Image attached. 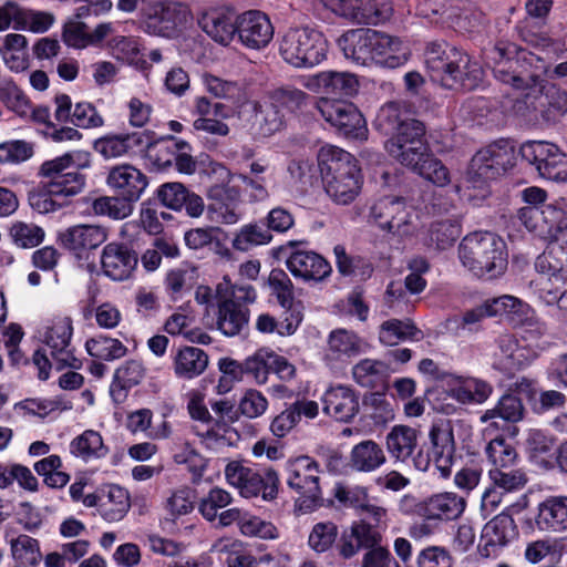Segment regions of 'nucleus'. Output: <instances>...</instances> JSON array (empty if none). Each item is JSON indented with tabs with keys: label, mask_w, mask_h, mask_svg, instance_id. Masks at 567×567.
I'll return each mask as SVG.
<instances>
[{
	"label": "nucleus",
	"mask_w": 567,
	"mask_h": 567,
	"mask_svg": "<svg viewBox=\"0 0 567 567\" xmlns=\"http://www.w3.org/2000/svg\"><path fill=\"white\" fill-rule=\"evenodd\" d=\"M107 239V229L99 225L79 224L59 234L61 245L79 259L96 249Z\"/></svg>",
	"instance_id": "28"
},
{
	"label": "nucleus",
	"mask_w": 567,
	"mask_h": 567,
	"mask_svg": "<svg viewBox=\"0 0 567 567\" xmlns=\"http://www.w3.org/2000/svg\"><path fill=\"white\" fill-rule=\"evenodd\" d=\"M494 303L497 311L499 310L498 316L522 328L519 339L513 334H503L497 339L495 365L506 373H514L529 365L546 349L543 340L546 324L537 318L527 302L514 296L494 298Z\"/></svg>",
	"instance_id": "1"
},
{
	"label": "nucleus",
	"mask_w": 567,
	"mask_h": 567,
	"mask_svg": "<svg viewBox=\"0 0 567 567\" xmlns=\"http://www.w3.org/2000/svg\"><path fill=\"white\" fill-rule=\"evenodd\" d=\"M393 14V0H360L355 25H383L392 19Z\"/></svg>",
	"instance_id": "46"
},
{
	"label": "nucleus",
	"mask_w": 567,
	"mask_h": 567,
	"mask_svg": "<svg viewBox=\"0 0 567 567\" xmlns=\"http://www.w3.org/2000/svg\"><path fill=\"white\" fill-rule=\"evenodd\" d=\"M317 159L323 189L331 202L339 206L355 202L362 192L364 177L354 155L326 144L320 147Z\"/></svg>",
	"instance_id": "7"
},
{
	"label": "nucleus",
	"mask_w": 567,
	"mask_h": 567,
	"mask_svg": "<svg viewBox=\"0 0 567 567\" xmlns=\"http://www.w3.org/2000/svg\"><path fill=\"white\" fill-rule=\"evenodd\" d=\"M150 143V132L107 133L93 142V150L104 159L132 157L143 153Z\"/></svg>",
	"instance_id": "22"
},
{
	"label": "nucleus",
	"mask_w": 567,
	"mask_h": 567,
	"mask_svg": "<svg viewBox=\"0 0 567 567\" xmlns=\"http://www.w3.org/2000/svg\"><path fill=\"white\" fill-rule=\"evenodd\" d=\"M365 343L353 331L336 329L328 337V353L336 359L351 358L364 352Z\"/></svg>",
	"instance_id": "45"
},
{
	"label": "nucleus",
	"mask_w": 567,
	"mask_h": 567,
	"mask_svg": "<svg viewBox=\"0 0 567 567\" xmlns=\"http://www.w3.org/2000/svg\"><path fill=\"white\" fill-rule=\"evenodd\" d=\"M343 56L360 66L386 70L403 68L413 51L406 38L372 28L350 29L337 41Z\"/></svg>",
	"instance_id": "2"
},
{
	"label": "nucleus",
	"mask_w": 567,
	"mask_h": 567,
	"mask_svg": "<svg viewBox=\"0 0 567 567\" xmlns=\"http://www.w3.org/2000/svg\"><path fill=\"white\" fill-rule=\"evenodd\" d=\"M517 217L525 228L536 237L549 243H558L567 236V199L538 206L522 207Z\"/></svg>",
	"instance_id": "12"
},
{
	"label": "nucleus",
	"mask_w": 567,
	"mask_h": 567,
	"mask_svg": "<svg viewBox=\"0 0 567 567\" xmlns=\"http://www.w3.org/2000/svg\"><path fill=\"white\" fill-rule=\"evenodd\" d=\"M514 164V148L509 142L499 140L486 145L472 157L466 171L468 188L480 190L482 198L488 195L487 183L505 173Z\"/></svg>",
	"instance_id": "11"
},
{
	"label": "nucleus",
	"mask_w": 567,
	"mask_h": 567,
	"mask_svg": "<svg viewBox=\"0 0 567 567\" xmlns=\"http://www.w3.org/2000/svg\"><path fill=\"white\" fill-rule=\"evenodd\" d=\"M346 506L352 507L359 520L353 522L350 530L361 548L373 549L381 547L382 535L380 527L385 525L386 509L370 504L367 498H339Z\"/></svg>",
	"instance_id": "16"
},
{
	"label": "nucleus",
	"mask_w": 567,
	"mask_h": 567,
	"mask_svg": "<svg viewBox=\"0 0 567 567\" xmlns=\"http://www.w3.org/2000/svg\"><path fill=\"white\" fill-rule=\"evenodd\" d=\"M288 485L301 496H319L320 477L317 462L309 456H299L288 462Z\"/></svg>",
	"instance_id": "32"
},
{
	"label": "nucleus",
	"mask_w": 567,
	"mask_h": 567,
	"mask_svg": "<svg viewBox=\"0 0 567 567\" xmlns=\"http://www.w3.org/2000/svg\"><path fill=\"white\" fill-rule=\"evenodd\" d=\"M207 353L196 347L181 348L173 359L174 373L177 378L192 380L207 369Z\"/></svg>",
	"instance_id": "38"
},
{
	"label": "nucleus",
	"mask_w": 567,
	"mask_h": 567,
	"mask_svg": "<svg viewBox=\"0 0 567 567\" xmlns=\"http://www.w3.org/2000/svg\"><path fill=\"white\" fill-rule=\"evenodd\" d=\"M91 208L97 216L124 219L132 214V206L121 197L101 196L92 202Z\"/></svg>",
	"instance_id": "63"
},
{
	"label": "nucleus",
	"mask_w": 567,
	"mask_h": 567,
	"mask_svg": "<svg viewBox=\"0 0 567 567\" xmlns=\"http://www.w3.org/2000/svg\"><path fill=\"white\" fill-rule=\"evenodd\" d=\"M370 221L401 239L415 236L420 228L417 210L396 197L377 200L370 209Z\"/></svg>",
	"instance_id": "13"
},
{
	"label": "nucleus",
	"mask_w": 567,
	"mask_h": 567,
	"mask_svg": "<svg viewBox=\"0 0 567 567\" xmlns=\"http://www.w3.org/2000/svg\"><path fill=\"white\" fill-rule=\"evenodd\" d=\"M523 156L535 165L542 177L567 182V154L549 142L533 141L523 145Z\"/></svg>",
	"instance_id": "19"
},
{
	"label": "nucleus",
	"mask_w": 567,
	"mask_h": 567,
	"mask_svg": "<svg viewBox=\"0 0 567 567\" xmlns=\"http://www.w3.org/2000/svg\"><path fill=\"white\" fill-rule=\"evenodd\" d=\"M419 432L408 425H395L386 435V449L396 461H406L415 451Z\"/></svg>",
	"instance_id": "42"
},
{
	"label": "nucleus",
	"mask_w": 567,
	"mask_h": 567,
	"mask_svg": "<svg viewBox=\"0 0 567 567\" xmlns=\"http://www.w3.org/2000/svg\"><path fill=\"white\" fill-rule=\"evenodd\" d=\"M0 55L13 72H22L29 66L27 39L22 34L9 33L0 37Z\"/></svg>",
	"instance_id": "41"
},
{
	"label": "nucleus",
	"mask_w": 567,
	"mask_h": 567,
	"mask_svg": "<svg viewBox=\"0 0 567 567\" xmlns=\"http://www.w3.org/2000/svg\"><path fill=\"white\" fill-rule=\"evenodd\" d=\"M336 256V264L339 272L343 276H360L362 278L369 277L372 272V267L361 257H351L346 252L341 245L333 248Z\"/></svg>",
	"instance_id": "64"
},
{
	"label": "nucleus",
	"mask_w": 567,
	"mask_h": 567,
	"mask_svg": "<svg viewBox=\"0 0 567 567\" xmlns=\"http://www.w3.org/2000/svg\"><path fill=\"white\" fill-rule=\"evenodd\" d=\"M384 148L391 158L425 181L440 187L450 183L447 167L430 152L423 123L404 125L385 141Z\"/></svg>",
	"instance_id": "6"
},
{
	"label": "nucleus",
	"mask_w": 567,
	"mask_h": 567,
	"mask_svg": "<svg viewBox=\"0 0 567 567\" xmlns=\"http://www.w3.org/2000/svg\"><path fill=\"white\" fill-rule=\"evenodd\" d=\"M136 252L121 243H110L101 254V269L113 281H124L132 277L137 267Z\"/></svg>",
	"instance_id": "29"
},
{
	"label": "nucleus",
	"mask_w": 567,
	"mask_h": 567,
	"mask_svg": "<svg viewBox=\"0 0 567 567\" xmlns=\"http://www.w3.org/2000/svg\"><path fill=\"white\" fill-rule=\"evenodd\" d=\"M257 298L256 290L248 284L233 285L228 277L216 286L218 306L217 328L226 337L240 333L248 323L249 312L244 303H252Z\"/></svg>",
	"instance_id": "10"
},
{
	"label": "nucleus",
	"mask_w": 567,
	"mask_h": 567,
	"mask_svg": "<svg viewBox=\"0 0 567 567\" xmlns=\"http://www.w3.org/2000/svg\"><path fill=\"white\" fill-rule=\"evenodd\" d=\"M491 58L494 76L515 90L542 91L539 85H554L549 81L567 78V61L550 66L543 58L507 41H499Z\"/></svg>",
	"instance_id": "3"
},
{
	"label": "nucleus",
	"mask_w": 567,
	"mask_h": 567,
	"mask_svg": "<svg viewBox=\"0 0 567 567\" xmlns=\"http://www.w3.org/2000/svg\"><path fill=\"white\" fill-rule=\"evenodd\" d=\"M323 412L340 422H348L359 411V398L354 390L347 385H332L322 398Z\"/></svg>",
	"instance_id": "33"
},
{
	"label": "nucleus",
	"mask_w": 567,
	"mask_h": 567,
	"mask_svg": "<svg viewBox=\"0 0 567 567\" xmlns=\"http://www.w3.org/2000/svg\"><path fill=\"white\" fill-rule=\"evenodd\" d=\"M292 248L286 259V267L295 278L303 281L319 282L331 275V265L313 250L296 248L295 243H289Z\"/></svg>",
	"instance_id": "26"
},
{
	"label": "nucleus",
	"mask_w": 567,
	"mask_h": 567,
	"mask_svg": "<svg viewBox=\"0 0 567 567\" xmlns=\"http://www.w3.org/2000/svg\"><path fill=\"white\" fill-rule=\"evenodd\" d=\"M432 443V456L429 454L419 455L413 460L414 465L420 471H429L431 466L441 474L442 477H447L451 474L455 444L453 429L449 421H440L431 426L429 433Z\"/></svg>",
	"instance_id": "17"
},
{
	"label": "nucleus",
	"mask_w": 567,
	"mask_h": 567,
	"mask_svg": "<svg viewBox=\"0 0 567 567\" xmlns=\"http://www.w3.org/2000/svg\"><path fill=\"white\" fill-rule=\"evenodd\" d=\"M85 348L91 357L103 361L121 359L127 352V348L122 341L104 334H100L87 340Z\"/></svg>",
	"instance_id": "55"
},
{
	"label": "nucleus",
	"mask_w": 567,
	"mask_h": 567,
	"mask_svg": "<svg viewBox=\"0 0 567 567\" xmlns=\"http://www.w3.org/2000/svg\"><path fill=\"white\" fill-rule=\"evenodd\" d=\"M537 523L555 530L567 528V498H547L539 505Z\"/></svg>",
	"instance_id": "57"
},
{
	"label": "nucleus",
	"mask_w": 567,
	"mask_h": 567,
	"mask_svg": "<svg viewBox=\"0 0 567 567\" xmlns=\"http://www.w3.org/2000/svg\"><path fill=\"white\" fill-rule=\"evenodd\" d=\"M72 333L71 319L59 318L45 329L42 336L43 349L49 351L56 370L80 367V361L75 358L71 346Z\"/></svg>",
	"instance_id": "20"
},
{
	"label": "nucleus",
	"mask_w": 567,
	"mask_h": 567,
	"mask_svg": "<svg viewBox=\"0 0 567 567\" xmlns=\"http://www.w3.org/2000/svg\"><path fill=\"white\" fill-rule=\"evenodd\" d=\"M229 485L238 489L240 496H276L279 477L271 468L256 470L241 461H231L225 467Z\"/></svg>",
	"instance_id": "15"
},
{
	"label": "nucleus",
	"mask_w": 567,
	"mask_h": 567,
	"mask_svg": "<svg viewBox=\"0 0 567 567\" xmlns=\"http://www.w3.org/2000/svg\"><path fill=\"white\" fill-rule=\"evenodd\" d=\"M12 557L22 565L35 567L42 559L39 542L28 535H19L10 542Z\"/></svg>",
	"instance_id": "58"
},
{
	"label": "nucleus",
	"mask_w": 567,
	"mask_h": 567,
	"mask_svg": "<svg viewBox=\"0 0 567 567\" xmlns=\"http://www.w3.org/2000/svg\"><path fill=\"white\" fill-rule=\"evenodd\" d=\"M82 19L76 17L75 11L74 17L64 23L62 39L69 48L82 50L89 47H99L115 32V25L111 21L100 22L89 32V28L81 21Z\"/></svg>",
	"instance_id": "27"
},
{
	"label": "nucleus",
	"mask_w": 567,
	"mask_h": 567,
	"mask_svg": "<svg viewBox=\"0 0 567 567\" xmlns=\"http://www.w3.org/2000/svg\"><path fill=\"white\" fill-rule=\"evenodd\" d=\"M422 337V332L410 320H388L382 323L379 332V339L385 346H395L405 340H420Z\"/></svg>",
	"instance_id": "52"
},
{
	"label": "nucleus",
	"mask_w": 567,
	"mask_h": 567,
	"mask_svg": "<svg viewBox=\"0 0 567 567\" xmlns=\"http://www.w3.org/2000/svg\"><path fill=\"white\" fill-rule=\"evenodd\" d=\"M488 485L484 488L482 496L492 494H508L522 491L528 483L525 471L518 468L511 472H504L502 468H491L488 471Z\"/></svg>",
	"instance_id": "39"
},
{
	"label": "nucleus",
	"mask_w": 567,
	"mask_h": 567,
	"mask_svg": "<svg viewBox=\"0 0 567 567\" xmlns=\"http://www.w3.org/2000/svg\"><path fill=\"white\" fill-rule=\"evenodd\" d=\"M87 507H97L107 522L121 520L131 507L130 498H82Z\"/></svg>",
	"instance_id": "62"
},
{
	"label": "nucleus",
	"mask_w": 567,
	"mask_h": 567,
	"mask_svg": "<svg viewBox=\"0 0 567 567\" xmlns=\"http://www.w3.org/2000/svg\"><path fill=\"white\" fill-rule=\"evenodd\" d=\"M103 43H105V49L116 61L134 66L142 72L151 69V64L141 53V44L136 37L114 35L113 33Z\"/></svg>",
	"instance_id": "36"
},
{
	"label": "nucleus",
	"mask_w": 567,
	"mask_h": 567,
	"mask_svg": "<svg viewBox=\"0 0 567 567\" xmlns=\"http://www.w3.org/2000/svg\"><path fill=\"white\" fill-rule=\"evenodd\" d=\"M316 107L322 118L339 135L354 141H365L368 138L367 121L352 102L321 96L317 101Z\"/></svg>",
	"instance_id": "14"
},
{
	"label": "nucleus",
	"mask_w": 567,
	"mask_h": 567,
	"mask_svg": "<svg viewBox=\"0 0 567 567\" xmlns=\"http://www.w3.org/2000/svg\"><path fill=\"white\" fill-rule=\"evenodd\" d=\"M424 65L431 81L447 90H474L484 79V70L464 50L444 40L429 41Z\"/></svg>",
	"instance_id": "4"
},
{
	"label": "nucleus",
	"mask_w": 567,
	"mask_h": 567,
	"mask_svg": "<svg viewBox=\"0 0 567 567\" xmlns=\"http://www.w3.org/2000/svg\"><path fill=\"white\" fill-rule=\"evenodd\" d=\"M152 133H150V143L145 146L144 153L151 167L155 171H165L172 166L176 151L188 148L189 145L185 141L169 137L153 142Z\"/></svg>",
	"instance_id": "37"
},
{
	"label": "nucleus",
	"mask_w": 567,
	"mask_h": 567,
	"mask_svg": "<svg viewBox=\"0 0 567 567\" xmlns=\"http://www.w3.org/2000/svg\"><path fill=\"white\" fill-rule=\"evenodd\" d=\"M70 452L85 462L96 460L107 454L101 434L94 430H86L74 437L70 443Z\"/></svg>",
	"instance_id": "50"
},
{
	"label": "nucleus",
	"mask_w": 567,
	"mask_h": 567,
	"mask_svg": "<svg viewBox=\"0 0 567 567\" xmlns=\"http://www.w3.org/2000/svg\"><path fill=\"white\" fill-rule=\"evenodd\" d=\"M239 13L230 3H218L202 10L197 18L200 30L216 44L230 47L238 33Z\"/></svg>",
	"instance_id": "18"
},
{
	"label": "nucleus",
	"mask_w": 567,
	"mask_h": 567,
	"mask_svg": "<svg viewBox=\"0 0 567 567\" xmlns=\"http://www.w3.org/2000/svg\"><path fill=\"white\" fill-rule=\"evenodd\" d=\"M465 509L464 498H425L419 506V513L425 519H455Z\"/></svg>",
	"instance_id": "49"
},
{
	"label": "nucleus",
	"mask_w": 567,
	"mask_h": 567,
	"mask_svg": "<svg viewBox=\"0 0 567 567\" xmlns=\"http://www.w3.org/2000/svg\"><path fill=\"white\" fill-rule=\"evenodd\" d=\"M388 375L384 362L373 359H362L352 368V378L363 388H375L382 384Z\"/></svg>",
	"instance_id": "53"
},
{
	"label": "nucleus",
	"mask_w": 567,
	"mask_h": 567,
	"mask_svg": "<svg viewBox=\"0 0 567 567\" xmlns=\"http://www.w3.org/2000/svg\"><path fill=\"white\" fill-rule=\"evenodd\" d=\"M442 390L462 405L483 404L493 392L492 385L485 380L455 373L442 375Z\"/></svg>",
	"instance_id": "23"
},
{
	"label": "nucleus",
	"mask_w": 567,
	"mask_h": 567,
	"mask_svg": "<svg viewBox=\"0 0 567 567\" xmlns=\"http://www.w3.org/2000/svg\"><path fill=\"white\" fill-rule=\"evenodd\" d=\"M526 450L532 463L542 468L554 465L555 441L540 430H530L526 440Z\"/></svg>",
	"instance_id": "44"
},
{
	"label": "nucleus",
	"mask_w": 567,
	"mask_h": 567,
	"mask_svg": "<svg viewBox=\"0 0 567 567\" xmlns=\"http://www.w3.org/2000/svg\"><path fill=\"white\" fill-rule=\"evenodd\" d=\"M205 90L217 99L239 100L243 95V85L236 81H228L210 73L202 75Z\"/></svg>",
	"instance_id": "60"
},
{
	"label": "nucleus",
	"mask_w": 567,
	"mask_h": 567,
	"mask_svg": "<svg viewBox=\"0 0 567 567\" xmlns=\"http://www.w3.org/2000/svg\"><path fill=\"white\" fill-rule=\"evenodd\" d=\"M461 233L462 226L457 220L434 221L422 236V243L430 249L445 250L454 245Z\"/></svg>",
	"instance_id": "43"
},
{
	"label": "nucleus",
	"mask_w": 567,
	"mask_h": 567,
	"mask_svg": "<svg viewBox=\"0 0 567 567\" xmlns=\"http://www.w3.org/2000/svg\"><path fill=\"white\" fill-rule=\"evenodd\" d=\"M542 91L520 90L530 106L540 114L545 123H555L567 112V93L556 85H540Z\"/></svg>",
	"instance_id": "31"
},
{
	"label": "nucleus",
	"mask_w": 567,
	"mask_h": 567,
	"mask_svg": "<svg viewBox=\"0 0 567 567\" xmlns=\"http://www.w3.org/2000/svg\"><path fill=\"white\" fill-rule=\"evenodd\" d=\"M385 463L382 447L372 440L355 444L351 450V465L360 472H372Z\"/></svg>",
	"instance_id": "47"
},
{
	"label": "nucleus",
	"mask_w": 567,
	"mask_h": 567,
	"mask_svg": "<svg viewBox=\"0 0 567 567\" xmlns=\"http://www.w3.org/2000/svg\"><path fill=\"white\" fill-rule=\"evenodd\" d=\"M279 55L295 69H312L327 60L329 42L316 28L292 27L279 40Z\"/></svg>",
	"instance_id": "9"
},
{
	"label": "nucleus",
	"mask_w": 567,
	"mask_h": 567,
	"mask_svg": "<svg viewBox=\"0 0 567 567\" xmlns=\"http://www.w3.org/2000/svg\"><path fill=\"white\" fill-rule=\"evenodd\" d=\"M458 259L473 276L486 280L497 279L508 266L507 245L495 233L473 231L462 238Z\"/></svg>",
	"instance_id": "8"
},
{
	"label": "nucleus",
	"mask_w": 567,
	"mask_h": 567,
	"mask_svg": "<svg viewBox=\"0 0 567 567\" xmlns=\"http://www.w3.org/2000/svg\"><path fill=\"white\" fill-rule=\"evenodd\" d=\"M417 14L431 23L458 31H471L475 27L466 10L445 0H422L417 6Z\"/></svg>",
	"instance_id": "25"
},
{
	"label": "nucleus",
	"mask_w": 567,
	"mask_h": 567,
	"mask_svg": "<svg viewBox=\"0 0 567 567\" xmlns=\"http://www.w3.org/2000/svg\"><path fill=\"white\" fill-rule=\"evenodd\" d=\"M145 368L138 360H127L115 370L113 382L110 386L111 395L125 396V391L131 389L144 379Z\"/></svg>",
	"instance_id": "51"
},
{
	"label": "nucleus",
	"mask_w": 567,
	"mask_h": 567,
	"mask_svg": "<svg viewBox=\"0 0 567 567\" xmlns=\"http://www.w3.org/2000/svg\"><path fill=\"white\" fill-rule=\"evenodd\" d=\"M142 30L153 37L175 39L182 53L193 54L203 38L195 30L189 8L175 0H150L141 13Z\"/></svg>",
	"instance_id": "5"
},
{
	"label": "nucleus",
	"mask_w": 567,
	"mask_h": 567,
	"mask_svg": "<svg viewBox=\"0 0 567 567\" xmlns=\"http://www.w3.org/2000/svg\"><path fill=\"white\" fill-rule=\"evenodd\" d=\"M514 535V519L509 514L502 512L493 517L483 528L480 553L483 557L495 555L496 551L505 546Z\"/></svg>",
	"instance_id": "35"
},
{
	"label": "nucleus",
	"mask_w": 567,
	"mask_h": 567,
	"mask_svg": "<svg viewBox=\"0 0 567 567\" xmlns=\"http://www.w3.org/2000/svg\"><path fill=\"white\" fill-rule=\"evenodd\" d=\"M212 551L225 555V564L227 567H259L258 559L252 555L250 549L238 539L223 537L217 539Z\"/></svg>",
	"instance_id": "40"
},
{
	"label": "nucleus",
	"mask_w": 567,
	"mask_h": 567,
	"mask_svg": "<svg viewBox=\"0 0 567 567\" xmlns=\"http://www.w3.org/2000/svg\"><path fill=\"white\" fill-rule=\"evenodd\" d=\"M271 239L272 235L264 224L249 223L238 230L233 239V247L239 251H248L252 247L269 244Z\"/></svg>",
	"instance_id": "56"
},
{
	"label": "nucleus",
	"mask_w": 567,
	"mask_h": 567,
	"mask_svg": "<svg viewBox=\"0 0 567 567\" xmlns=\"http://www.w3.org/2000/svg\"><path fill=\"white\" fill-rule=\"evenodd\" d=\"M91 154L84 150H74L43 162L39 174L45 182H56L70 172L90 168Z\"/></svg>",
	"instance_id": "34"
},
{
	"label": "nucleus",
	"mask_w": 567,
	"mask_h": 567,
	"mask_svg": "<svg viewBox=\"0 0 567 567\" xmlns=\"http://www.w3.org/2000/svg\"><path fill=\"white\" fill-rule=\"evenodd\" d=\"M480 420L484 424L482 436L487 443L494 442V440H504L506 434L511 436L517 435V427L509 424L491 409L486 410Z\"/></svg>",
	"instance_id": "59"
},
{
	"label": "nucleus",
	"mask_w": 567,
	"mask_h": 567,
	"mask_svg": "<svg viewBox=\"0 0 567 567\" xmlns=\"http://www.w3.org/2000/svg\"><path fill=\"white\" fill-rule=\"evenodd\" d=\"M421 123L419 120L410 118L399 103L390 102L380 107L374 120L375 128L384 135L394 136L400 133L404 125Z\"/></svg>",
	"instance_id": "48"
},
{
	"label": "nucleus",
	"mask_w": 567,
	"mask_h": 567,
	"mask_svg": "<svg viewBox=\"0 0 567 567\" xmlns=\"http://www.w3.org/2000/svg\"><path fill=\"white\" fill-rule=\"evenodd\" d=\"M50 194L66 199L80 194L86 183V176L81 171L70 172L56 182H44Z\"/></svg>",
	"instance_id": "61"
},
{
	"label": "nucleus",
	"mask_w": 567,
	"mask_h": 567,
	"mask_svg": "<svg viewBox=\"0 0 567 567\" xmlns=\"http://www.w3.org/2000/svg\"><path fill=\"white\" fill-rule=\"evenodd\" d=\"M0 102L8 111L25 120L30 113V100L11 79L0 80Z\"/></svg>",
	"instance_id": "54"
},
{
	"label": "nucleus",
	"mask_w": 567,
	"mask_h": 567,
	"mask_svg": "<svg viewBox=\"0 0 567 567\" xmlns=\"http://www.w3.org/2000/svg\"><path fill=\"white\" fill-rule=\"evenodd\" d=\"M107 186L128 204L137 202L148 186L146 175L131 164L112 167L106 176Z\"/></svg>",
	"instance_id": "30"
},
{
	"label": "nucleus",
	"mask_w": 567,
	"mask_h": 567,
	"mask_svg": "<svg viewBox=\"0 0 567 567\" xmlns=\"http://www.w3.org/2000/svg\"><path fill=\"white\" fill-rule=\"evenodd\" d=\"M237 29L235 41L251 51L266 49L275 34L270 18L260 10H247L239 13Z\"/></svg>",
	"instance_id": "21"
},
{
	"label": "nucleus",
	"mask_w": 567,
	"mask_h": 567,
	"mask_svg": "<svg viewBox=\"0 0 567 567\" xmlns=\"http://www.w3.org/2000/svg\"><path fill=\"white\" fill-rule=\"evenodd\" d=\"M309 91L336 96H354L360 87L358 76L348 71H321L302 80Z\"/></svg>",
	"instance_id": "24"
}]
</instances>
